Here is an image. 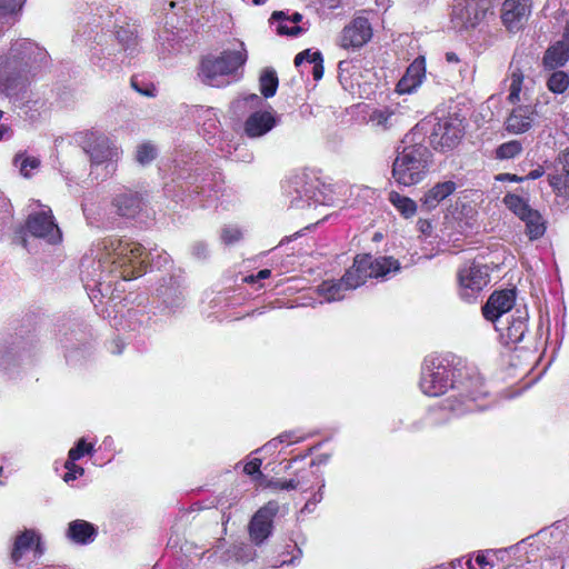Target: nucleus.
I'll list each match as a JSON object with an SVG mask.
<instances>
[{
  "label": "nucleus",
  "mask_w": 569,
  "mask_h": 569,
  "mask_svg": "<svg viewBox=\"0 0 569 569\" xmlns=\"http://www.w3.org/2000/svg\"><path fill=\"white\" fill-rule=\"evenodd\" d=\"M418 386L428 397H441L451 391L452 393L440 405V408L451 417H461L476 409L483 410L489 407L478 403L488 396L483 377L467 368L463 361L452 353L426 357L421 365Z\"/></svg>",
  "instance_id": "obj_1"
},
{
  "label": "nucleus",
  "mask_w": 569,
  "mask_h": 569,
  "mask_svg": "<svg viewBox=\"0 0 569 569\" xmlns=\"http://www.w3.org/2000/svg\"><path fill=\"white\" fill-rule=\"evenodd\" d=\"M152 252L132 240L106 238L91 249V256L81 261L83 281H92L99 291L108 276L130 280L140 277Z\"/></svg>",
  "instance_id": "obj_2"
},
{
  "label": "nucleus",
  "mask_w": 569,
  "mask_h": 569,
  "mask_svg": "<svg viewBox=\"0 0 569 569\" xmlns=\"http://www.w3.org/2000/svg\"><path fill=\"white\" fill-rule=\"evenodd\" d=\"M49 60L44 48L29 39L16 40L9 52L0 57V94L14 104L28 102L30 84Z\"/></svg>",
  "instance_id": "obj_3"
},
{
  "label": "nucleus",
  "mask_w": 569,
  "mask_h": 569,
  "mask_svg": "<svg viewBox=\"0 0 569 569\" xmlns=\"http://www.w3.org/2000/svg\"><path fill=\"white\" fill-rule=\"evenodd\" d=\"M400 270L398 260L391 257H372L371 254H358L353 264L340 280H326L318 287V293L327 302L338 301L345 298L349 290L363 284L367 279H387Z\"/></svg>",
  "instance_id": "obj_4"
},
{
  "label": "nucleus",
  "mask_w": 569,
  "mask_h": 569,
  "mask_svg": "<svg viewBox=\"0 0 569 569\" xmlns=\"http://www.w3.org/2000/svg\"><path fill=\"white\" fill-rule=\"evenodd\" d=\"M416 132L405 136L392 163V178L403 187L421 182L431 164V152L423 143L416 141Z\"/></svg>",
  "instance_id": "obj_5"
},
{
  "label": "nucleus",
  "mask_w": 569,
  "mask_h": 569,
  "mask_svg": "<svg viewBox=\"0 0 569 569\" xmlns=\"http://www.w3.org/2000/svg\"><path fill=\"white\" fill-rule=\"evenodd\" d=\"M248 58L243 42H237L233 48L226 49L219 54L204 57L199 67L198 77L207 86L221 88L231 83L237 71Z\"/></svg>",
  "instance_id": "obj_6"
},
{
  "label": "nucleus",
  "mask_w": 569,
  "mask_h": 569,
  "mask_svg": "<svg viewBox=\"0 0 569 569\" xmlns=\"http://www.w3.org/2000/svg\"><path fill=\"white\" fill-rule=\"evenodd\" d=\"M82 149L88 154L91 174L106 179L117 171V163L122 156L120 147L108 137L94 131L87 132L82 141Z\"/></svg>",
  "instance_id": "obj_7"
},
{
  "label": "nucleus",
  "mask_w": 569,
  "mask_h": 569,
  "mask_svg": "<svg viewBox=\"0 0 569 569\" xmlns=\"http://www.w3.org/2000/svg\"><path fill=\"white\" fill-rule=\"evenodd\" d=\"M44 552L46 545L41 533L36 529H24L12 540L10 560L13 565L22 567L29 561L40 559Z\"/></svg>",
  "instance_id": "obj_8"
},
{
  "label": "nucleus",
  "mask_w": 569,
  "mask_h": 569,
  "mask_svg": "<svg viewBox=\"0 0 569 569\" xmlns=\"http://www.w3.org/2000/svg\"><path fill=\"white\" fill-rule=\"evenodd\" d=\"M34 209L28 214L26 230L32 237L43 239L48 243H58L61 241V231L54 221L50 207L34 201Z\"/></svg>",
  "instance_id": "obj_9"
},
{
  "label": "nucleus",
  "mask_w": 569,
  "mask_h": 569,
  "mask_svg": "<svg viewBox=\"0 0 569 569\" xmlns=\"http://www.w3.org/2000/svg\"><path fill=\"white\" fill-rule=\"evenodd\" d=\"M465 133L462 119L457 116H449L439 119L430 133L431 146L441 152L455 149L461 141Z\"/></svg>",
  "instance_id": "obj_10"
},
{
  "label": "nucleus",
  "mask_w": 569,
  "mask_h": 569,
  "mask_svg": "<svg viewBox=\"0 0 569 569\" xmlns=\"http://www.w3.org/2000/svg\"><path fill=\"white\" fill-rule=\"evenodd\" d=\"M489 282L487 266L478 262L463 264L458 272L459 296L467 302L473 301Z\"/></svg>",
  "instance_id": "obj_11"
},
{
  "label": "nucleus",
  "mask_w": 569,
  "mask_h": 569,
  "mask_svg": "<svg viewBox=\"0 0 569 569\" xmlns=\"http://www.w3.org/2000/svg\"><path fill=\"white\" fill-rule=\"evenodd\" d=\"M530 0H505L500 20L510 33L520 31L530 16Z\"/></svg>",
  "instance_id": "obj_12"
},
{
  "label": "nucleus",
  "mask_w": 569,
  "mask_h": 569,
  "mask_svg": "<svg viewBox=\"0 0 569 569\" xmlns=\"http://www.w3.org/2000/svg\"><path fill=\"white\" fill-rule=\"evenodd\" d=\"M277 512L278 503L270 501L254 513L249 525L250 538L254 543H262L271 535L272 520Z\"/></svg>",
  "instance_id": "obj_13"
},
{
  "label": "nucleus",
  "mask_w": 569,
  "mask_h": 569,
  "mask_svg": "<svg viewBox=\"0 0 569 569\" xmlns=\"http://www.w3.org/2000/svg\"><path fill=\"white\" fill-rule=\"evenodd\" d=\"M372 37L371 26L368 19L358 17L345 27L340 37V46L345 49L360 48Z\"/></svg>",
  "instance_id": "obj_14"
},
{
  "label": "nucleus",
  "mask_w": 569,
  "mask_h": 569,
  "mask_svg": "<svg viewBox=\"0 0 569 569\" xmlns=\"http://www.w3.org/2000/svg\"><path fill=\"white\" fill-rule=\"evenodd\" d=\"M426 77V60L419 56L407 68L402 78L398 81L396 91L399 94H410L415 92L423 82Z\"/></svg>",
  "instance_id": "obj_15"
},
{
  "label": "nucleus",
  "mask_w": 569,
  "mask_h": 569,
  "mask_svg": "<svg viewBox=\"0 0 569 569\" xmlns=\"http://www.w3.org/2000/svg\"><path fill=\"white\" fill-rule=\"evenodd\" d=\"M402 117L398 107L385 106L372 109L367 123L377 131H388L399 126Z\"/></svg>",
  "instance_id": "obj_16"
},
{
  "label": "nucleus",
  "mask_w": 569,
  "mask_h": 569,
  "mask_svg": "<svg viewBox=\"0 0 569 569\" xmlns=\"http://www.w3.org/2000/svg\"><path fill=\"white\" fill-rule=\"evenodd\" d=\"M278 123L273 111H256L244 122V132L250 138H260Z\"/></svg>",
  "instance_id": "obj_17"
},
{
  "label": "nucleus",
  "mask_w": 569,
  "mask_h": 569,
  "mask_svg": "<svg viewBox=\"0 0 569 569\" xmlns=\"http://www.w3.org/2000/svg\"><path fill=\"white\" fill-rule=\"evenodd\" d=\"M97 528L82 519H77L68 525L66 537L76 545H89L97 537Z\"/></svg>",
  "instance_id": "obj_18"
},
{
  "label": "nucleus",
  "mask_w": 569,
  "mask_h": 569,
  "mask_svg": "<svg viewBox=\"0 0 569 569\" xmlns=\"http://www.w3.org/2000/svg\"><path fill=\"white\" fill-rule=\"evenodd\" d=\"M533 110L530 106L513 108L506 120V129L512 133L526 132L533 121Z\"/></svg>",
  "instance_id": "obj_19"
},
{
  "label": "nucleus",
  "mask_w": 569,
  "mask_h": 569,
  "mask_svg": "<svg viewBox=\"0 0 569 569\" xmlns=\"http://www.w3.org/2000/svg\"><path fill=\"white\" fill-rule=\"evenodd\" d=\"M555 171L553 174H549L550 184L559 193L569 194V150L558 157Z\"/></svg>",
  "instance_id": "obj_20"
},
{
  "label": "nucleus",
  "mask_w": 569,
  "mask_h": 569,
  "mask_svg": "<svg viewBox=\"0 0 569 569\" xmlns=\"http://www.w3.org/2000/svg\"><path fill=\"white\" fill-rule=\"evenodd\" d=\"M456 189L457 183L452 180L438 182L423 194L421 198V203L426 209L432 210L441 201L452 194Z\"/></svg>",
  "instance_id": "obj_21"
},
{
  "label": "nucleus",
  "mask_w": 569,
  "mask_h": 569,
  "mask_svg": "<svg viewBox=\"0 0 569 569\" xmlns=\"http://www.w3.org/2000/svg\"><path fill=\"white\" fill-rule=\"evenodd\" d=\"M113 204L119 214L123 217H133L140 210L141 198L137 192L127 190L114 198Z\"/></svg>",
  "instance_id": "obj_22"
},
{
  "label": "nucleus",
  "mask_w": 569,
  "mask_h": 569,
  "mask_svg": "<svg viewBox=\"0 0 569 569\" xmlns=\"http://www.w3.org/2000/svg\"><path fill=\"white\" fill-rule=\"evenodd\" d=\"M568 60L569 44L563 41H558L546 51L543 66L547 69L553 70L565 66Z\"/></svg>",
  "instance_id": "obj_23"
},
{
  "label": "nucleus",
  "mask_w": 569,
  "mask_h": 569,
  "mask_svg": "<svg viewBox=\"0 0 569 569\" xmlns=\"http://www.w3.org/2000/svg\"><path fill=\"white\" fill-rule=\"evenodd\" d=\"M520 220L525 222V232L531 241L540 239L545 234L546 221L537 210L530 209Z\"/></svg>",
  "instance_id": "obj_24"
},
{
  "label": "nucleus",
  "mask_w": 569,
  "mask_h": 569,
  "mask_svg": "<svg viewBox=\"0 0 569 569\" xmlns=\"http://www.w3.org/2000/svg\"><path fill=\"white\" fill-rule=\"evenodd\" d=\"M116 38L122 50L131 56L137 48L138 37L137 29L131 26L120 27L116 32Z\"/></svg>",
  "instance_id": "obj_25"
},
{
  "label": "nucleus",
  "mask_w": 569,
  "mask_h": 569,
  "mask_svg": "<svg viewBox=\"0 0 569 569\" xmlns=\"http://www.w3.org/2000/svg\"><path fill=\"white\" fill-rule=\"evenodd\" d=\"M527 319V311L520 309H516V315H512L510 318L508 317L506 319L507 322L511 323V326L508 328V337L511 341H518L522 338Z\"/></svg>",
  "instance_id": "obj_26"
},
{
  "label": "nucleus",
  "mask_w": 569,
  "mask_h": 569,
  "mask_svg": "<svg viewBox=\"0 0 569 569\" xmlns=\"http://www.w3.org/2000/svg\"><path fill=\"white\" fill-rule=\"evenodd\" d=\"M389 201L405 218H411L417 212V203L411 198L399 192L391 191L389 193Z\"/></svg>",
  "instance_id": "obj_27"
},
{
  "label": "nucleus",
  "mask_w": 569,
  "mask_h": 569,
  "mask_svg": "<svg viewBox=\"0 0 569 569\" xmlns=\"http://www.w3.org/2000/svg\"><path fill=\"white\" fill-rule=\"evenodd\" d=\"M496 556L495 551H479L475 559L468 558L465 561L467 569H493L495 561L493 557Z\"/></svg>",
  "instance_id": "obj_28"
},
{
  "label": "nucleus",
  "mask_w": 569,
  "mask_h": 569,
  "mask_svg": "<svg viewBox=\"0 0 569 569\" xmlns=\"http://www.w3.org/2000/svg\"><path fill=\"white\" fill-rule=\"evenodd\" d=\"M307 174H298L295 177L292 181L295 191L297 192V198H306L307 200L313 199L316 197L315 186L313 183H309L307 181Z\"/></svg>",
  "instance_id": "obj_29"
},
{
  "label": "nucleus",
  "mask_w": 569,
  "mask_h": 569,
  "mask_svg": "<svg viewBox=\"0 0 569 569\" xmlns=\"http://www.w3.org/2000/svg\"><path fill=\"white\" fill-rule=\"evenodd\" d=\"M547 87L553 93H563L569 87V74L565 71H553L548 78Z\"/></svg>",
  "instance_id": "obj_30"
},
{
  "label": "nucleus",
  "mask_w": 569,
  "mask_h": 569,
  "mask_svg": "<svg viewBox=\"0 0 569 569\" xmlns=\"http://www.w3.org/2000/svg\"><path fill=\"white\" fill-rule=\"evenodd\" d=\"M157 154V147L150 141H144L138 144L137 147L136 160L138 163L146 166L152 162L156 159Z\"/></svg>",
  "instance_id": "obj_31"
},
{
  "label": "nucleus",
  "mask_w": 569,
  "mask_h": 569,
  "mask_svg": "<svg viewBox=\"0 0 569 569\" xmlns=\"http://www.w3.org/2000/svg\"><path fill=\"white\" fill-rule=\"evenodd\" d=\"M523 73L519 69H515L509 77V94L508 101L515 103L520 101V93L522 90Z\"/></svg>",
  "instance_id": "obj_32"
},
{
  "label": "nucleus",
  "mask_w": 569,
  "mask_h": 569,
  "mask_svg": "<svg viewBox=\"0 0 569 569\" xmlns=\"http://www.w3.org/2000/svg\"><path fill=\"white\" fill-rule=\"evenodd\" d=\"M271 19L278 22L277 31L280 34L297 36L301 32L299 26H292V23L288 21V17H286L283 11L273 12Z\"/></svg>",
  "instance_id": "obj_33"
},
{
  "label": "nucleus",
  "mask_w": 569,
  "mask_h": 569,
  "mask_svg": "<svg viewBox=\"0 0 569 569\" xmlns=\"http://www.w3.org/2000/svg\"><path fill=\"white\" fill-rule=\"evenodd\" d=\"M278 88V78L271 70H264L260 76V91L266 98L273 97Z\"/></svg>",
  "instance_id": "obj_34"
},
{
  "label": "nucleus",
  "mask_w": 569,
  "mask_h": 569,
  "mask_svg": "<svg viewBox=\"0 0 569 569\" xmlns=\"http://www.w3.org/2000/svg\"><path fill=\"white\" fill-rule=\"evenodd\" d=\"M503 202L519 219L523 218L527 211L531 209L522 198L511 193L505 197Z\"/></svg>",
  "instance_id": "obj_35"
},
{
  "label": "nucleus",
  "mask_w": 569,
  "mask_h": 569,
  "mask_svg": "<svg viewBox=\"0 0 569 569\" xmlns=\"http://www.w3.org/2000/svg\"><path fill=\"white\" fill-rule=\"evenodd\" d=\"M306 483L303 475H297L296 478L289 480L268 481L264 486L276 490H295L301 488Z\"/></svg>",
  "instance_id": "obj_36"
},
{
  "label": "nucleus",
  "mask_w": 569,
  "mask_h": 569,
  "mask_svg": "<svg viewBox=\"0 0 569 569\" xmlns=\"http://www.w3.org/2000/svg\"><path fill=\"white\" fill-rule=\"evenodd\" d=\"M93 450V445L88 443L84 438H81L78 440L76 446L69 450L68 459L77 461L86 455H92Z\"/></svg>",
  "instance_id": "obj_37"
},
{
  "label": "nucleus",
  "mask_w": 569,
  "mask_h": 569,
  "mask_svg": "<svg viewBox=\"0 0 569 569\" xmlns=\"http://www.w3.org/2000/svg\"><path fill=\"white\" fill-rule=\"evenodd\" d=\"M483 317L493 323L498 319V290L492 291L487 303L482 307Z\"/></svg>",
  "instance_id": "obj_38"
},
{
  "label": "nucleus",
  "mask_w": 569,
  "mask_h": 569,
  "mask_svg": "<svg viewBox=\"0 0 569 569\" xmlns=\"http://www.w3.org/2000/svg\"><path fill=\"white\" fill-rule=\"evenodd\" d=\"M516 302V287L500 290V318L510 311Z\"/></svg>",
  "instance_id": "obj_39"
},
{
  "label": "nucleus",
  "mask_w": 569,
  "mask_h": 569,
  "mask_svg": "<svg viewBox=\"0 0 569 569\" xmlns=\"http://www.w3.org/2000/svg\"><path fill=\"white\" fill-rule=\"evenodd\" d=\"M317 61H322V56L319 51H312L311 49L298 53L295 58L296 67L301 66L303 62L313 64Z\"/></svg>",
  "instance_id": "obj_40"
},
{
  "label": "nucleus",
  "mask_w": 569,
  "mask_h": 569,
  "mask_svg": "<svg viewBox=\"0 0 569 569\" xmlns=\"http://www.w3.org/2000/svg\"><path fill=\"white\" fill-rule=\"evenodd\" d=\"M522 148L519 141L512 140L500 144V159H510L521 152Z\"/></svg>",
  "instance_id": "obj_41"
},
{
  "label": "nucleus",
  "mask_w": 569,
  "mask_h": 569,
  "mask_svg": "<svg viewBox=\"0 0 569 569\" xmlns=\"http://www.w3.org/2000/svg\"><path fill=\"white\" fill-rule=\"evenodd\" d=\"M64 468L67 472L63 476V480L66 482H70L76 480L77 478L83 476L84 469L78 465H76V461H71L69 459L64 462Z\"/></svg>",
  "instance_id": "obj_42"
},
{
  "label": "nucleus",
  "mask_w": 569,
  "mask_h": 569,
  "mask_svg": "<svg viewBox=\"0 0 569 569\" xmlns=\"http://www.w3.org/2000/svg\"><path fill=\"white\" fill-rule=\"evenodd\" d=\"M24 3V0H0V17L17 13Z\"/></svg>",
  "instance_id": "obj_43"
},
{
  "label": "nucleus",
  "mask_w": 569,
  "mask_h": 569,
  "mask_svg": "<svg viewBox=\"0 0 569 569\" xmlns=\"http://www.w3.org/2000/svg\"><path fill=\"white\" fill-rule=\"evenodd\" d=\"M261 463L260 458H253L244 465L243 471L249 476H254L257 480H263V475L260 471ZM260 486H263V481H260Z\"/></svg>",
  "instance_id": "obj_44"
},
{
  "label": "nucleus",
  "mask_w": 569,
  "mask_h": 569,
  "mask_svg": "<svg viewBox=\"0 0 569 569\" xmlns=\"http://www.w3.org/2000/svg\"><path fill=\"white\" fill-rule=\"evenodd\" d=\"M242 237V232L238 227L227 226L222 229L221 239L226 244H232L239 241Z\"/></svg>",
  "instance_id": "obj_45"
},
{
  "label": "nucleus",
  "mask_w": 569,
  "mask_h": 569,
  "mask_svg": "<svg viewBox=\"0 0 569 569\" xmlns=\"http://www.w3.org/2000/svg\"><path fill=\"white\" fill-rule=\"evenodd\" d=\"M417 228L419 231V238L422 240L432 239L433 237V228L429 220L427 219H419L417 221Z\"/></svg>",
  "instance_id": "obj_46"
},
{
  "label": "nucleus",
  "mask_w": 569,
  "mask_h": 569,
  "mask_svg": "<svg viewBox=\"0 0 569 569\" xmlns=\"http://www.w3.org/2000/svg\"><path fill=\"white\" fill-rule=\"evenodd\" d=\"M39 164H40V161L34 157L23 158L20 163V172L24 177H29L31 174V171L33 169H37L39 167Z\"/></svg>",
  "instance_id": "obj_47"
},
{
  "label": "nucleus",
  "mask_w": 569,
  "mask_h": 569,
  "mask_svg": "<svg viewBox=\"0 0 569 569\" xmlns=\"http://www.w3.org/2000/svg\"><path fill=\"white\" fill-rule=\"evenodd\" d=\"M300 553H301L300 550H297V555H293L291 557H288V555L282 553L280 556L281 559L280 560H271L270 561V566L272 568H281V567H284V566L293 565L296 562V560L299 559Z\"/></svg>",
  "instance_id": "obj_48"
},
{
  "label": "nucleus",
  "mask_w": 569,
  "mask_h": 569,
  "mask_svg": "<svg viewBox=\"0 0 569 569\" xmlns=\"http://www.w3.org/2000/svg\"><path fill=\"white\" fill-rule=\"evenodd\" d=\"M491 107H497V100L493 97H490L480 109V114L487 122L493 121L495 118Z\"/></svg>",
  "instance_id": "obj_49"
},
{
  "label": "nucleus",
  "mask_w": 569,
  "mask_h": 569,
  "mask_svg": "<svg viewBox=\"0 0 569 569\" xmlns=\"http://www.w3.org/2000/svg\"><path fill=\"white\" fill-rule=\"evenodd\" d=\"M282 443H297L303 440V437L298 435L297 431H286L278 436Z\"/></svg>",
  "instance_id": "obj_50"
},
{
  "label": "nucleus",
  "mask_w": 569,
  "mask_h": 569,
  "mask_svg": "<svg viewBox=\"0 0 569 569\" xmlns=\"http://www.w3.org/2000/svg\"><path fill=\"white\" fill-rule=\"evenodd\" d=\"M451 71H458L461 80L469 79L472 76V68L466 61H460Z\"/></svg>",
  "instance_id": "obj_51"
},
{
  "label": "nucleus",
  "mask_w": 569,
  "mask_h": 569,
  "mask_svg": "<svg viewBox=\"0 0 569 569\" xmlns=\"http://www.w3.org/2000/svg\"><path fill=\"white\" fill-rule=\"evenodd\" d=\"M495 0H467L463 1V7H466L465 11L472 12L473 9H477L481 4H489L490 10L493 9Z\"/></svg>",
  "instance_id": "obj_52"
},
{
  "label": "nucleus",
  "mask_w": 569,
  "mask_h": 569,
  "mask_svg": "<svg viewBox=\"0 0 569 569\" xmlns=\"http://www.w3.org/2000/svg\"><path fill=\"white\" fill-rule=\"evenodd\" d=\"M325 487V482L321 483V487L317 493L313 495V497L306 502L305 510L312 511V507H315L317 503H319L322 500V488Z\"/></svg>",
  "instance_id": "obj_53"
},
{
  "label": "nucleus",
  "mask_w": 569,
  "mask_h": 569,
  "mask_svg": "<svg viewBox=\"0 0 569 569\" xmlns=\"http://www.w3.org/2000/svg\"><path fill=\"white\" fill-rule=\"evenodd\" d=\"M279 437H276L268 441L266 445H263L260 449L257 451H266V452H273L278 449L279 445H281Z\"/></svg>",
  "instance_id": "obj_54"
},
{
  "label": "nucleus",
  "mask_w": 569,
  "mask_h": 569,
  "mask_svg": "<svg viewBox=\"0 0 569 569\" xmlns=\"http://www.w3.org/2000/svg\"><path fill=\"white\" fill-rule=\"evenodd\" d=\"M131 86L132 88L138 91L139 93L143 94V96H147V97H153L154 96V88H147V89H142V87H139V83L137 80L132 79L131 80Z\"/></svg>",
  "instance_id": "obj_55"
},
{
  "label": "nucleus",
  "mask_w": 569,
  "mask_h": 569,
  "mask_svg": "<svg viewBox=\"0 0 569 569\" xmlns=\"http://www.w3.org/2000/svg\"><path fill=\"white\" fill-rule=\"evenodd\" d=\"M271 274V271L269 269H262L260 270L256 276H249L244 280L247 282H254L256 280L267 279Z\"/></svg>",
  "instance_id": "obj_56"
},
{
  "label": "nucleus",
  "mask_w": 569,
  "mask_h": 569,
  "mask_svg": "<svg viewBox=\"0 0 569 569\" xmlns=\"http://www.w3.org/2000/svg\"><path fill=\"white\" fill-rule=\"evenodd\" d=\"M193 254L198 258L206 257L207 246L202 242L196 243L192 248Z\"/></svg>",
  "instance_id": "obj_57"
},
{
  "label": "nucleus",
  "mask_w": 569,
  "mask_h": 569,
  "mask_svg": "<svg viewBox=\"0 0 569 569\" xmlns=\"http://www.w3.org/2000/svg\"><path fill=\"white\" fill-rule=\"evenodd\" d=\"M313 68H312V74H313V78L316 80H319L322 78L323 76V66H322V61H317L315 62L313 64Z\"/></svg>",
  "instance_id": "obj_58"
},
{
  "label": "nucleus",
  "mask_w": 569,
  "mask_h": 569,
  "mask_svg": "<svg viewBox=\"0 0 569 569\" xmlns=\"http://www.w3.org/2000/svg\"><path fill=\"white\" fill-rule=\"evenodd\" d=\"M446 61H447L450 66H452V67H451V69H452V68H455L458 63H460V61H461V60L459 59V57H458L455 52H447V53H446Z\"/></svg>",
  "instance_id": "obj_59"
},
{
  "label": "nucleus",
  "mask_w": 569,
  "mask_h": 569,
  "mask_svg": "<svg viewBox=\"0 0 569 569\" xmlns=\"http://www.w3.org/2000/svg\"><path fill=\"white\" fill-rule=\"evenodd\" d=\"M525 178L522 177H518L516 174H510V173H500V182L501 181H513V182H520V181H523Z\"/></svg>",
  "instance_id": "obj_60"
},
{
  "label": "nucleus",
  "mask_w": 569,
  "mask_h": 569,
  "mask_svg": "<svg viewBox=\"0 0 569 569\" xmlns=\"http://www.w3.org/2000/svg\"><path fill=\"white\" fill-rule=\"evenodd\" d=\"M302 19V16L298 12H295L291 17H288V21L292 23V26H297L298 22H300Z\"/></svg>",
  "instance_id": "obj_61"
},
{
  "label": "nucleus",
  "mask_w": 569,
  "mask_h": 569,
  "mask_svg": "<svg viewBox=\"0 0 569 569\" xmlns=\"http://www.w3.org/2000/svg\"><path fill=\"white\" fill-rule=\"evenodd\" d=\"M541 176H542V171L540 169H536V170H532L531 172H529V174L526 177V179L535 180Z\"/></svg>",
  "instance_id": "obj_62"
},
{
  "label": "nucleus",
  "mask_w": 569,
  "mask_h": 569,
  "mask_svg": "<svg viewBox=\"0 0 569 569\" xmlns=\"http://www.w3.org/2000/svg\"><path fill=\"white\" fill-rule=\"evenodd\" d=\"M515 261V257L509 254V257L503 258V263L512 266V262Z\"/></svg>",
  "instance_id": "obj_63"
},
{
  "label": "nucleus",
  "mask_w": 569,
  "mask_h": 569,
  "mask_svg": "<svg viewBox=\"0 0 569 569\" xmlns=\"http://www.w3.org/2000/svg\"><path fill=\"white\" fill-rule=\"evenodd\" d=\"M246 99H247V100H252V101H254V102H260V101H261L260 97H259V96H257V94H254V93L250 94V96H249L248 98H246Z\"/></svg>",
  "instance_id": "obj_64"
}]
</instances>
